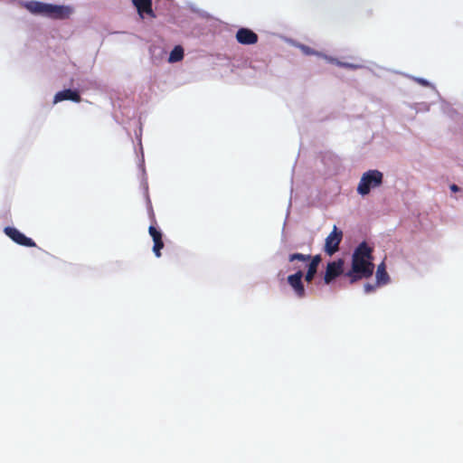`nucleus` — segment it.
Instances as JSON below:
<instances>
[{
  "instance_id": "f257e3e1",
  "label": "nucleus",
  "mask_w": 463,
  "mask_h": 463,
  "mask_svg": "<svg viewBox=\"0 0 463 463\" xmlns=\"http://www.w3.org/2000/svg\"><path fill=\"white\" fill-rule=\"evenodd\" d=\"M373 249L366 241L361 242L352 256L351 269L345 273L353 284L363 279H369L374 271Z\"/></svg>"
},
{
  "instance_id": "f03ea898",
  "label": "nucleus",
  "mask_w": 463,
  "mask_h": 463,
  "mask_svg": "<svg viewBox=\"0 0 463 463\" xmlns=\"http://www.w3.org/2000/svg\"><path fill=\"white\" fill-rule=\"evenodd\" d=\"M383 175L379 170H369L363 174L357 186V193L363 196L368 194L373 188L382 185Z\"/></svg>"
},
{
  "instance_id": "7ed1b4c3",
  "label": "nucleus",
  "mask_w": 463,
  "mask_h": 463,
  "mask_svg": "<svg viewBox=\"0 0 463 463\" xmlns=\"http://www.w3.org/2000/svg\"><path fill=\"white\" fill-rule=\"evenodd\" d=\"M321 256L319 254L311 256L309 254H302V253H292L288 256L289 262L301 261V263L307 264V271L305 275V280L307 282H311L315 275L317 274V268L319 263L321 262Z\"/></svg>"
},
{
  "instance_id": "20e7f679",
  "label": "nucleus",
  "mask_w": 463,
  "mask_h": 463,
  "mask_svg": "<svg viewBox=\"0 0 463 463\" xmlns=\"http://www.w3.org/2000/svg\"><path fill=\"white\" fill-rule=\"evenodd\" d=\"M289 270H295L296 272L288 277V283L293 288L296 296L299 298H303L306 296V289L302 282L304 276L303 270L300 266L290 267Z\"/></svg>"
},
{
  "instance_id": "39448f33",
  "label": "nucleus",
  "mask_w": 463,
  "mask_h": 463,
  "mask_svg": "<svg viewBox=\"0 0 463 463\" xmlns=\"http://www.w3.org/2000/svg\"><path fill=\"white\" fill-rule=\"evenodd\" d=\"M343 239V232L336 226H334L332 232L326 238L324 250L325 252L332 256L339 250V244Z\"/></svg>"
},
{
  "instance_id": "423d86ee",
  "label": "nucleus",
  "mask_w": 463,
  "mask_h": 463,
  "mask_svg": "<svg viewBox=\"0 0 463 463\" xmlns=\"http://www.w3.org/2000/svg\"><path fill=\"white\" fill-rule=\"evenodd\" d=\"M344 272V260L338 259L337 260L328 262L324 276L326 284H330L334 279L339 277Z\"/></svg>"
},
{
  "instance_id": "0eeeda50",
  "label": "nucleus",
  "mask_w": 463,
  "mask_h": 463,
  "mask_svg": "<svg viewBox=\"0 0 463 463\" xmlns=\"http://www.w3.org/2000/svg\"><path fill=\"white\" fill-rule=\"evenodd\" d=\"M5 233L15 243L25 247H35V242L14 227H5Z\"/></svg>"
},
{
  "instance_id": "6e6552de",
  "label": "nucleus",
  "mask_w": 463,
  "mask_h": 463,
  "mask_svg": "<svg viewBox=\"0 0 463 463\" xmlns=\"http://www.w3.org/2000/svg\"><path fill=\"white\" fill-rule=\"evenodd\" d=\"M71 13L72 9L69 6L48 4L46 16L54 19H65L68 18Z\"/></svg>"
},
{
  "instance_id": "1a4fd4ad",
  "label": "nucleus",
  "mask_w": 463,
  "mask_h": 463,
  "mask_svg": "<svg viewBox=\"0 0 463 463\" xmlns=\"http://www.w3.org/2000/svg\"><path fill=\"white\" fill-rule=\"evenodd\" d=\"M258 34L248 28H241L236 33V40L241 44H255L258 42Z\"/></svg>"
},
{
  "instance_id": "9d476101",
  "label": "nucleus",
  "mask_w": 463,
  "mask_h": 463,
  "mask_svg": "<svg viewBox=\"0 0 463 463\" xmlns=\"http://www.w3.org/2000/svg\"><path fill=\"white\" fill-rule=\"evenodd\" d=\"M132 3L141 18H144V14L152 18L156 17L152 8V0H132Z\"/></svg>"
},
{
  "instance_id": "9b49d317",
  "label": "nucleus",
  "mask_w": 463,
  "mask_h": 463,
  "mask_svg": "<svg viewBox=\"0 0 463 463\" xmlns=\"http://www.w3.org/2000/svg\"><path fill=\"white\" fill-rule=\"evenodd\" d=\"M148 232L153 239L154 246L153 251L155 255L159 258L161 256V250L164 248V242L162 239V233L158 231L155 226L150 225L148 228Z\"/></svg>"
},
{
  "instance_id": "f8f14e48",
  "label": "nucleus",
  "mask_w": 463,
  "mask_h": 463,
  "mask_svg": "<svg viewBox=\"0 0 463 463\" xmlns=\"http://www.w3.org/2000/svg\"><path fill=\"white\" fill-rule=\"evenodd\" d=\"M63 100H71L74 102H80L81 97L77 90L71 89L63 90L55 94L53 102L58 103Z\"/></svg>"
},
{
  "instance_id": "ddd939ff",
  "label": "nucleus",
  "mask_w": 463,
  "mask_h": 463,
  "mask_svg": "<svg viewBox=\"0 0 463 463\" xmlns=\"http://www.w3.org/2000/svg\"><path fill=\"white\" fill-rule=\"evenodd\" d=\"M24 6L32 14L46 15L48 4L38 1H30L26 2Z\"/></svg>"
},
{
  "instance_id": "4468645a",
  "label": "nucleus",
  "mask_w": 463,
  "mask_h": 463,
  "mask_svg": "<svg viewBox=\"0 0 463 463\" xmlns=\"http://www.w3.org/2000/svg\"><path fill=\"white\" fill-rule=\"evenodd\" d=\"M375 277H376L377 286L386 285L390 281V277H389L388 272L386 271V266H385L384 262H382L381 264L378 265L376 273H375Z\"/></svg>"
},
{
  "instance_id": "2eb2a0df",
  "label": "nucleus",
  "mask_w": 463,
  "mask_h": 463,
  "mask_svg": "<svg viewBox=\"0 0 463 463\" xmlns=\"http://www.w3.org/2000/svg\"><path fill=\"white\" fill-rule=\"evenodd\" d=\"M184 58V49L182 46H175L170 52L168 61L169 62H177L182 61Z\"/></svg>"
},
{
  "instance_id": "dca6fc26",
  "label": "nucleus",
  "mask_w": 463,
  "mask_h": 463,
  "mask_svg": "<svg viewBox=\"0 0 463 463\" xmlns=\"http://www.w3.org/2000/svg\"><path fill=\"white\" fill-rule=\"evenodd\" d=\"M336 64L340 67L348 68V69H357L359 67L358 65H354V64H351V63H347V62H341V61H337Z\"/></svg>"
},
{
  "instance_id": "f3484780",
  "label": "nucleus",
  "mask_w": 463,
  "mask_h": 463,
  "mask_svg": "<svg viewBox=\"0 0 463 463\" xmlns=\"http://www.w3.org/2000/svg\"><path fill=\"white\" fill-rule=\"evenodd\" d=\"M376 287H378L377 283L375 285L366 283L364 285V291H365V293H371L375 290Z\"/></svg>"
},
{
  "instance_id": "a211bd4d",
  "label": "nucleus",
  "mask_w": 463,
  "mask_h": 463,
  "mask_svg": "<svg viewBox=\"0 0 463 463\" xmlns=\"http://www.w3.org/2000/svg\"><path fill=\"white\" fill-rule=\"evenodd\" d=\"M449 188H450V190H451L452 192H454V193H456V192H458V191H459V187H458L457 184H451V185L449 186Z\"/></svg>"
},
{
  "instance_id": "6ab92c4d",
  "label": "nucleus",
  "mask_w": 463,
  "mask_h": 463,
  "mask_svg": "<svg viewBox=\"0 0 463 463\" xmlns=\"http://www.w3.org/2000/svg\"><path fill=\"white\" fill-rule=\"evenodd\" d=\"M302 49H303V51H304L306 53H307V54H312V53H314V52H313V51H311L309 47L303 46V47H302Z\"/></svg>"
},
{
  "instance_id": "aec40b11",
  "label": "nucleus",
  "mask_w": 463,
  "mask_h": 463,
  "mask_svg": "<svg viewBox=\"0 0 463 463\" xmlns=\"http://www.w3.org/2000/svg\"><path fill=\"white\" fill-rule=\"evenodd\" d=\"M299 262H300V261L290 262V263L292 264V266H291V267H293V266H300V267L302 268V265H301V264H299Z\"/></svg>"
},
{
  "instance_id": "412c9836",
  "label": "nucleus",
  "mask_w": 463,
  "mask_h": 463,
  "mask_svg": "<svg viewBox=\"0 0 463 463\" xmlns=\"http://www.w3.org/2000/svg\"><path fill=\"white\" fill-rule=\"evenodd\" d=\"M419 81H420L422 85H424V86H426V85L428 84V83H427V81H426L425 80H419Z\"/></svg>"
}]
</instances>
